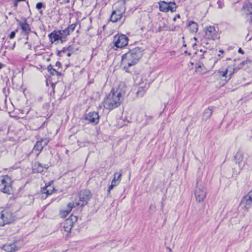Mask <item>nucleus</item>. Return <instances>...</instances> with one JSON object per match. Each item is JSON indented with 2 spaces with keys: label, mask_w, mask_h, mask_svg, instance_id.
I'll return each instance as SVG.
<instances>
[{
  "label": "nucleus",
  "mask_w": 252,
  "mask_h": 252,
  "mask_svg": "<svg viewBox=\"0 0 252 252\" xmlns=\"http://www.w3.org/2000/svg\"><path fill=\"white\" fill-rule=\"evenodd\" d=\"M126 89L124 82H121L117 89H112L103 100L104 108L111 110L119 107L124 100Z\"/></svg>",
  "instance_id": "f257e3e1"
},
{
  "label": "nucleus",
  "mask_w": 252,
  "mask_h": 252,
  "mask_svg": "<svg viewBox=\"0 0 252 252\" xmlns=\"http://www.w3.org/2000/svg\"><path fill=\"white\" fill-rule=\"evenodd\" d=\"M194 194L196 200L198 202H203L206 197L207 189L199 179L196 180Z\"/></svg>",
  "instance_id": "f03ea898"
},
{
  "label": "nucleus",
  "mask_w": 252,
  "mask_h": 252,
  "mask_svg": "<svg viewBox=\"0 0 252 252\" xmlns=\"http://www.w3.org/2000/svg\"><path fill=\"white\" fill-rule=\"evenodd\" d=\"M128 38L125 34H116L114 36L112 48L116 50L118 48H123L128 44Z\"/></svg>",
  "instance_id": "7ed1b4c3"
},
{
  "label": "nucleus",
  "mask_w": 252,
  "mask_h": 252,
  "mask_svg": "<svg viewBox=\"0 0 252 252\" xmlns=\"http://www.w3.org/2000/svg\"><path fill=\"white\" fill-rule=\"evenodd\" d=\"M12 181L11 178L8 175L4 176L1 180L0 184V189L3 193L10 194L12 193L13 190L11 186Z\"/></svg>",
  "instance_id": "20e7f679"
},
{
  "label": "nucleus",
  "mask_w": 252,
  "mask_h": 252,
  "mask_svg": "<svg viewBox=\"0 0 252 252\" xmlns=\"http://www.w3.org/2000/svg\"><path fill=\"white\" fill-rule=\"evenodd\" d=\"M50 41L52 44H57L59 41H61V43H63L66 40L64 34L62 32V31H54L48 35Z\"/></svg>",
  "instance_id": "39448f33"
},
{
  "label": "nucleus",
  "mask_w": 252,
  "mask_h": 252,
  "mask_svg": "<svg viewBox=\"0 0 252 252\" xmlns=\"http://www.w3.org/2000/svg\"><path fill=\"white\" fill-rule=\"evenodd\" d=\"M235 70L233 66H228L224 70L218 72L219 76L220 78H224V79H222L223 82L222 86L224 85L231 78L233 74L234 73Z\"/></svg>",
  "instance_id": "423d86ee"
},
{
  "label": "nucleus",
  "mask_w": 252,
  "mask_h": 252,
  "mask_svg": "<svg viewBox=\"0 0 252 252\" xmlns=\"http://www.w3.org/2000/svg\"><path fill=\"white\" fill-rule=\"evenodd\" d=\"M13 220L12 213L7 210L0 212V226L8 224Z\"/></svg>",
  "instance_id": "0eeeda50"
},
{
  "label": "nucleus",
  "mask_w": 252,
  "mask_h": 252,
  "mask_svg": "<svg viewBox=\"0 0 252 252\" xmlns=\"http://www.w3.org/2000/svg\"><path fill=\"white\" fill-rule=\"evenodd\" d=\"M205 37L209 40H215L220 38L218 32L216 31L215 27L209 26L205 29Z\"/></svg>",
  "instance_id": "6e6552de"
},
{
  "label": "nucleus",
  "mask_w": 252,
  "mask_h": 252,
  "mask_svg": "<svg viewBox=\"0 0 252 252\" xmlns=\"http://www.w3.org/2000/svg\"><path fill=\"white\" fill-rule=\"evenodd\" d=\"M77 220V218L74 216L71 215L67 219H66L63 223V230L67 233H69L73 226L74 223Z\"/></svg>",
  "instance_id": "1a4fd4ad"
},
{
  "label": "nucleus",
  "mask_w": 252,
  "mask_h": 252,
  "mask_svg": "<svg viewBox=\"0 0 252 252\" xmlns=\"http://www.w3.org/2000/svg\"><path fill=\"white\" fill-rule=\"evenodd\" d=\"M115 8L116 9L112 12L110 17V20L113 22H117L120 20L126 10L125 7L123 6L119 8L118 6H115Z\"/></svg>",
  "instance_id": "9d476101"
},
{
  "label": "nucleus",
  "mask_w": 252,
  "mask_h": 252,
  "mask_svg": "<svg viewBox=\"0 0 252 252\" xmlns=\"http://www.w3.org/2000/svg\"><path fill=\"white\" fill-rule=\"evenodd\" d=\"M160 11L164 12H167L169 11L174 12L176 10V6L175 2L167 3L165 1H162L159 3Z\"/></svg>",
  "instance_id": "9b49d317"
},
{
  "label": "nucleus",
  "mask_w": 252,
  "mask_h": 252,
  "mask_svg": "<svg viewBox=\"0 0 252 252\" xmlns=\"http://www.w3.org/2000/svg\"><path fill=\"white\" fill-rule=\"evenodd\" d=\"M92 194L89 190H84L81 191L79 193V200L82 203L81 204V207H83L91 199Z\"/></svg>",
  "instance_id": "f8f14e48"
},
{
  "label": "nucleus",
  "mask_w": 252,
  "mask_h": 252,
  "mask_svg": "<svg viewBox=\"0 0 252 252\" xmlns=\"http://www.w3.org/2000/svg\"><path fill=\"white\" fill-rule=\"evenodd\" d=\"M141 54L139 50H133L132 52L126 53L122 56V60L125 58H128L132 60V63H136L139 59L141 58Z\"/></svg>",
  "instance_id": "ddd939ff"
},
{
  "label": "nucleus",
  "mask_w": 252,
  "mask_h": 252,
  "mask_svg": "<svg viewBox=\"0 0 252 252\" xmlns=\"http://www.w3.org/2000/svg\"><path fill=\"white\" fill-rule=\"evenodd\" d=\"M85 120L88 121V123L96 124L99 122V116L97 112H90L85 116Z\"/></svg>",
  "instance_id": "4468645a"
},
{
  "label": "nucleus",
  "mask_w": 252,
  "mask_h": 252,
  "mask_svg": "<svg viewBox=\"0 0 252 252\" xmlns=\"http://www.w3.org/2000/svg\"><path fill=\"white\" fill-rule=\"evenodd\" d=\"M49 140L47 138H42L36 142L34 146L33 150L37 151H41L43 148L48 144Z\"/></svg>",
  "instance_id": "2eb2a0df"
},
{
  "label": "nucleus",
  "mask_w": 252,
  "mask_h": 252,
  "mask_svg": "<svg viewBox=\"0 0 252 252\" xmlns=\"http://www.w3.org/2000/svg\"><path fill=\"white\" fill-rule=\"evenodd\" d=\"M243 8L245 13L250 16L252 22V4L250 2H246L244 3Z\"/></svg>",
  "instance_id": "dca6fc26"
},
{
  "label": "nucleus",
  "mask_w": 252,
  "mask_h": 252,
  "mask_svg": "<svg viewBox=\"0 0 252 252\" xmlns=\"http://www.w3.org/2000/svg\"><path fill=\"white\" fill-rule=\"evenodd\" d=\"M55 190V189L53 186L51 185V183H49L48 185H46L42 189V194H45L46 197L49 195L51 194L53 191Z\"/></svg>",
  "instance_id": "f3484780"
},
{
  "label": "nucleus",
  "mask_w": 252,
  "mask_h": 252,
  "mask_svg": "<svg viewBox=\"0 0 252 252\" xmlns=\"http://www.w3.org/2000/svg\"><path fill=\"white\" fill-rule=\"evenodd\" d=\"M3 249L7 252H14L17 250V248L14 243H7L3 245Z\"/></svg>",
  "instance_id": "a211bd4d"
},
{
  "label": "nucleus",
  "mask_w": 252,
  "mask_h": 252,
  "mask_svg": "<svg viewBox=\"0 0 252 252\" xmlns=\"http://www.w3.org/2000/svg\"><path fill=\"white\" fill-rule=\"evenodd\" d=\"M61 65V64H56L55 67H53V66L50 64L49 66L47 67V70L48 71L53 75H56L57 76L60 75L61 73L60 72L57 70L56 68L57 67H59V65Z\"/></svg>",
  "instance_id": "6ab92c4d"
},
{
  "label": "nucleus",
  "mask_w": 252,
  "mask_h": 252,
  "mask_svg": "<svg viewBox=\"0 0 252 252\" xmlns=\"http://www.w3.org/2000/svg\"><path fill=\"white\" fill-rule=\"evenodd\" d=\"M19 26L22 29L23 32L25 33H29L31 32L30 26L27 24L26 20L24 22H20Z\"/></svg>",
  "instance_id": "aec40b11"
},
{
  "label": "nucleus",
  "mask_w": 252,
  "mask_h": 252,
  "mask_svg": "<svg viewBox=\"0 0 252 252\" xmlns=\"http://www.w3.org/2000/svg\"><path fill=\"white\" fill-rule=\"evenodd\" d=\"M48 168L47 165L43 166L40 163L37 162H35L33 166V170L38 173H41L43 171L44 169H47Z\"/></svg>",
  "instance_id": "412c9836"
},
{
  "label": "nucleus",
  "mask_w": 252,
  "mask_h": 252,
  "mask_svg": "<svg viewBox=\"0 0 252 252\" xmlns=\"http://www.w3.org/2000/svg\"><path fill=\"white\" fill-rule=\"evenodd\" d=\"M75 27L76 24H72L70 25L67 29L64 30H62V32L64 34L66 38V37L69 35L71 32H72L74 31Z\"/></svg>",
  "instance_id": "4be33fe9"
},
{
  "label": "nucleus",
  "mask_w": 252,
  "mask_h": 252,
  "mask_svg": "<svg viewBox=\"0 0 252 252\" xmlns=\"http://www.w3.org/2000/svg\"><path fill=\"white\" fill-rule=\"evenodd\" d=\"M148 86L149 85L145 83L144 86L139 87L136 93L137 96L139 97L143 96L145 92L147 90Z\"/></svg>",
  "instance_id": "5701e85b"
},
{
  "label": "nucleus",
  "mask_w": 252,
  "mask_h": 252,
  "mask_svg": "<svg viewBox=\"0 0 252 252\" xmlns=\"http://www.w3.org/2000/svg\"><path fill=\"white\" fill-rule=\"evenodd\" d=\"M198 65L195 66V72L198 74H203L207 72V69L204 65V64H196Z\"/></svg>",
  "instance_id": "b1692460"
},
{
  "label": "nucleus",
  "mask_w": 252,
  "mask_h": 252,
  "mask_svg": "<svg viewBox=\"0 0 252 252\" xmlns=\"http://www.w3.org/2000/svg\"><path fill=\"white\" fill-rule=\"evenodd\" d=\"M189 31L192 32H196L198 31V25L193 21H189L188 24Z\"/></svg>",
  "instance_id": "393cba45"
},
{
  "label": "nucleus",
  "mask_w": 252,
  "mask_h": 252,
  "mask_svg": "<svg viewBox=\"0 0 252 252\" xmlns=\"http://www.w3.org/2000/svg\"><path fill=\"white\" fill-rule=\"evenodd\" d=\"M212 115V110L210 108H208L204 110L202 119L206 121L211 117Z\"/></svg>",
  "instance_id": "a878e982"
},
{
  "label": "nucleus",
  "mask_w": 252,
  "mask_h": 252,
  "mask_svg": "<svg viewBox=\"0 0 252 252\" xmlns=\"http://www.w3.org/2000/svg\"><path fill=\"white\" fill-rule=\"evenodd\" d=\"M243 158V153L241 151H238L235 156V162L240 165Z\"/></svg>",
  "instance_id": "bb28decb"
},
{
  "label": "nucleus",
  "mask_w": 252,
  "mask_h": 252,
  "mask_svg": "<svg viewBox=\"0 0 252 252\" xmlns=\"http://www.w3.org/2000/svg\"><path fill=\"white\" fill-rule=\"evenodd\" d=\"M246 200L245 207L249 208L250 206L251 202L252 201V190L250 191L247 196L245 197Z\"/></svg>",
  "instance_id": "cd10ccee"
},
{
  "label": "nucleus",
  "mask_w": 252,
  "mask_h": 252,
  "mask_svg": "<svg viewBox=\"0 0 252 252\" xmlns=\"http://www.w3.org/2000/svg\"><path fill=\"white\" fill-rule=\"evenodd\" d=\"M120 183L116 181L115 179H113L111 185L108 188V194L110 193V191L113 189L114 187L118 186Z\"/></svg>",
  "instance_id": "c85d7f7f"
},
{
  "label": "nucleus",
  "mask_w": 252,
  "mask_h": 252,
  "mask_svg": "<svg viewBox=\"0 0 252 252\" xmlns=\"http://www.w3.org/2000/svg\"><path fill=\"white\" fill-rule=\"evenodd\" d=\"M80 205L81 206V204L79 202H70L69 203L67 206L68 207V209L69 210H70V211H71V210L72 209V208H75L76 207H78V206Z\"/></svg>",
  "instance_id": "c756f323"
},
{
  "label": "nucleus",
  "mask_w": 252,
  "mask_h": 252,
  "mask_svg": "<svg viewBox=\"0 0 252 252\" xmlns=\"http://www.w3.org/2000/svg\"><path fill=\"white\" fill-rule=\"evenodd\" d=\"M70 210H69L68 207L67 206L65 210L61 211L60 215L62 218H64L70 212Z\"/></svg>",
  "instance_id": "7c9ffc66"
},
{
  "label": "nucleus",
  "mask_w": 252,
  "mask_h": 252,
  "mask_svg": "<svg viewBox=\"0 0 252 252\" xmlns=\"http://www.w3.org/2000/svg\"><path fill=\"white\" fill-rule=\"evenodd\" d=\"M122 170H121L120 172H115L114 174V178L113 179H115L116 181H118L120 183L121 181L122 178Z\"/></svg>",
  "instance_id": "2f4dec72"
},
{
  "label": "nucleus",
  "mask_w": 252,
  "mask_h": 252,
  "mask_svg": "<svg viewBox=\"0 0 252 252\" xmlns=\"http://www.w3.org/2000/svg\"><path fill=\"white\" fill-rule=\"evenodd\" d=\"M134 64H127L126 66L123 67V69L126 72L131 73L132 71L130 69Z\"/></svg>",
  "instance_id": "473e14b6"
},
{
  "label": "nucleus",
  "mask_w": 252,
  "mask_h": 252,
  "mask_svg": "<svg viewBox=\"0 0 252 252\" xmlns=\"http://www.w3.org/2000/svg\"><path fill=\"white\" fill-rule=\"evenodd\" d=\"M125 1L126 0H118V2L115 3V6H118L119 4L120 7H125Z\"/></svg>",
  "instance_id": "72a5a7b5"
},
{
  "label": "nucleus",
  "mask_w": 252,
  "mask_h": 252,
  "mask_svg": "<svg viewBox=\"0 0 252 252\" xmlns=\"http://www.w3.org/2000/svg\"><path fill=\"white\" fill-rule=\"evenodd\" d=\"M17 31V30H16V31H13L10 34H9V37L10 39H13L15 36V34H16V32Z\"/></svg>",
  "instance_id": "f704fd0d"
},
{
  "label": "nucleus",
  "mask_w": 252,
  "mask_h": 252,
  "mask_svg": "<svg viewBox=\"0 0 252 252\" xmlns=\"http://www.w3.org/2000/svg\"><path fill=\"white\" fill-rule=\"evenodd\" d=\"M43 6V5L42 3H41V2H38L36 5V8L37 9H41Z\"/></svg>",
  "instance_id": "c9c22d12"
},
{
  "label": "nucleus",
  "mask_w": 252,
  "mask_h": 252,
  "mask_svg": "<svg viewBox=\"0 0 252 252\" xmlns=\"http://www.w3.org/2000/svg\"><path fill=\"white\" fill-rule=\"evenodd\" d=\"M66 50H63L59 52V55L60 56H63V54L66 53Z\"/></svg>",
  "instance_id": "e433bc0d"
},
{
  "label": "nucleus",
  "mask_w": 252,
  "mask_h": 252,
  "mask_svg": "<svg viewBox=\"0 0 252 252\" xmlns=\"http://www.w3.org/2000/svg\"><path fill=\"white\" fill-rule=\"evenodd\" d=\"M31 66H32V67H36L37 69H38L39 70H41L42 68V66L41 64H39V66H35L33 65H32Z\"/></svg>",
  "instance_id": "4c0bfd02"
},
{
  "label": "nucleus",
  "mask_w": 252,
  "mask_h": 252,
  "mask_svg": "<svg viewBox=\"0 0 252 252\" xmlns=\"http://www.w3.org/2000/svg\"><path fill=\"white\" fill-rule=\"evenodd\" d=\"M238 52L241 54H243L244 52H243V51L242 49L240 48L238 50Z\"/></svg>",
  "instance_id": "58836bf2"
},
{
  "label": "nucleus",
  "mask_w": 252,
  "mask_h": 252,
  "mask_svg": "<svg viewBox=\"0 0 252 252\" xmlns=\"http://www.w3.org/2000/svg\"><path fill=\"white\" fill-rule=\"evenodd\" d=\"M18 2H17L16 1H15L14 4V6L16 7L17 6V4H18Z\"/></svg>",
  "instance_id": "ea45409f"
},
{
  "label": "nucleus",
  "mask_w": 252,
  "mask_h": 252,
  "mask_svg": "<svg viewBox=\"0 0 252 252\" xmlns=\"http://www.w3.org/2000/svg\"><path fill=\"white\" fill-rule=\"evenodd\" d=\"M15 1H16L17 2H20L22 1H25V0H14Z\"/></svg>",
  "instance_id": "a19ab883"
},
{
  "label": "nucleus",
  "mask_w": 252,
  "mask_h": 252,
  "mask_svg": "<svg viewBox=\"0 0 252 252\" xmlns=\"http://www.w3.org/2000/svg\"><path fill=\"white\" fill-rule=\"evenodd\" d=\"M148 120H152V117L151 116H149L148 118H147Z\"/></svg>",
  "instance_id": "79ce46f5"
},
{
  "label": "nucleus",
  "mask_w": 252,
  "mask_h": 252,
  "mask_svg": "<svg viewBox=\"0 0 252 252\" xmlns=\"http://www.w3.org/2000/svg\"><path fill=\"white\" fill-rule=\"evenodd\" d=\"M67 56H70V53L67 52Z\"/></svg>",
  "instance_id": "37998d69"
},
{
  "label": "nucleus",
  "mask_w": 252,
  "mask_h": 252,
  "mask_svg": "<svg viewBox=\"0 0 252 252\" xmlns=\"http://www.w3.org/2000/svg\"><path fill=\"white\" fill-rule=\"evenodd\" d=\"M219 52H220L221 53H223V50H220Z\"/></svg>",
  "instance_id": "c03bdc74"
},
{
  "label": "nucleus",
  "mask_w": 252,
  "mask_h": 252,
  "mask_svg": "<svg viewBox=\"0 0 252 252\" xmlns=\"http://www.w3.org/2000/svg\"><path fill=\"white\" fill-rule=\"evenodd\" d=\"M2 67V64H0V68H1Z\"/></svg>",
  "instance_id": "a18cd8bd"
},
{
  "label": "nucleus",
  "mask_w": 252,
  "mask_h": 252,
  "mask_svg": "<svg viewBox=\"0 0 252 252\" xmlns=\"http://www.w3.org/2000/svg\"><path fill=\"white\" fill-rule=\"evenodd\" d=\"M177 17L179 18L180 17V15H177Z\"/></svg>",
  "instance_id": "49530a36"
},
{
  "label": "nucleus",
  "mask_w": 252,
  "mask_h": 252,
  "mask_svg": "<svg viewBox=\"0 0 252 252\" xmlns=\"http://www.w3.org/2000/svg\"><path fill=\"white\" fill-rule=\"evenodd\" d=\"M161 30V27H159V30H158V31H159V32H160Z\"/></svg>",
  "instance_id": "de8ad7c7"
},
{
  "label": "nucleus",
  "mask_w": 252,
  "mask_h": 252,
  "mask_svg": "<svg viewBox=\"0 0 252 252\" xmlns=\"http://www.w3.org/2000/svg\"><path fill=\"white\" fill-rule=\"evenodd\" d=\"M173 20H174V21H175V20H176V17L174 18Z\"/></svg>",
  "instance_id": "09e8293b"
},
{
  "label": "nucleus",
  "mask_w": 252,
  "mask_h": 252,
  "mask_svg": "<svg viewBox=\"0 0 252 252\" xmlns=\"http://www.w3.org/2000/svg\"><path fill=\"white\" fill-rule=\"evenodd\" d=\"M168 249L170 250V251H171V249H170L169 248H168Z\"/></svg>",
  "instance_id": "8fccbe9b"
},
{
  "label": "nucleus",
  "mask_w": 252,
  "mask_h": 252,
  "mask_svg": "<svg viewBox=\"0 0 252 252\" xmlns=\"http://www.w3.org/2000/svg\"><path fill=\"white\" fill-rule=\"evenodd\" d=\"M68 65H66V68H67V67H68Z\"/></svg>",
  "instance_id": "3c124183"
}]
</instances>
